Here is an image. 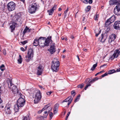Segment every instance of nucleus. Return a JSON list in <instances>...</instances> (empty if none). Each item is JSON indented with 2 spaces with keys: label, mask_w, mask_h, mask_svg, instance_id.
<instances>
[{
  "label": "nucleus",
  "mask_w": 120,
  "mask_h": 120,
  "mask_svg": "<svg viewBox=\"0 0 120 120\" xmlns=\"http://www.w3.org/2000/svg\"><path fill=\"white\" fill-rule=\"evenodd\" d=\"M51 38V36L48 37L47 38L44 37H40L39 40V46L41 47L48 46L50 42H52Z\"/></svg>",
  "instance_id": "f257e3e1"
},
{
  "label": "nucleus",
  "mask_w": 120,
  "mask_h": 120,
  "mask_svg": "<svg viewBox=\"0 0 120 120\" xmlns=\"http://www.w3.org/2000/svg\"><path fill=\"white\" fill-rule=\"evenodd\" d=\"M51 64V69L52 71H57L59 69L60 66V63L58 60L56 59H54Z\"/></svg>",
  "instance_id": "f03ea898"
},
{
  "label": "nucleus",
  "mask_w": 120,
  "mask_h": 120,
  "mask_svg": "<svg viewBox=\"0 0 120 120\" xmlns=\"http://www.w3.org/2000/svg\"><path fill=\"white\" fill-rule=\"evenodd\" d=\"M39 7V5L36 3L32 4L29 7L28 9L29 13L31 14L35 13L36 11L38 10Z\"/></svg>",
  "instance_id": "7ed1b4c3"
},
{
  "label": "nucleus",
  "mask_w": 120,
  "mask_h": 120,
  "mask_svg": "<svg viewBox=\"0 0 120 120\" xmlns=\"http://www.w3.org/2000/svg\"><path fill=\"white\" fill-rule=\"evenodd\" d=\"M33 51L31 49H30L28 51L27 56H26V61L29 62L30 60L31 57H33Z\"/></svg>",
  "instance_id": "20e7f679"
},
{
  "label": "nucleus",
  "mask_w": 120,
  "mask_h": 120,
  "mask_svg": "<svg viewBox=\"0 0 120 120\" xmlns=\"http://www.w3.org/2000/svg\"><path fill=\"white\" fill-rule=\"evenodd\" d=\"M41 97V94L40 91L38 90L35 94L34 99V100L35 104H37L40 100Z\"/></svg>",
  "instance_id": "39448f33"
},
{
  "label": "nucleus",
  "mask_w": 120,
  "mask_h": 120,
  "mask_svg": "<svg viewBox=\"0 0 120 120\" xmlns=\"http://www.w3.org/2000/svg\"><path fill=\"white\" fill-rule=\"evenodd\" d=\"M15 4L12 1L10 2L7 5V8L9 11H12L14 10L15 9Z\"/></svg>",
  "instance_id": "423d86ee"
},
{
  "label": "nucleus",
  "mask_w": 120,
  "mask_h": 120,
  "mask_svg": "<svg viewBox=\"0 0 120 120\" xmlns=\"http://www.w3.org/2000/svg\"><path fill=\"white\" fill-rule=\"evenodd\" d=\"M25 100L22 98H19L17 101V105L21 108L25 104Z\"/></svg>",
  "instance_id": "0eeeda50"
},
{
  "label": "nucleus",
  "mask_w": 120,
  "mask_h": 120,
  "mask_svg": "<svg viewBox=\"0 0 120 120\" xmlns=\"http://www.w3.org/2000/svg\"><path fill=\"white\" fill-rule=\"evenodd\" d=\"M114 12L116 15H120V3L118 4L114 9Z\"/></svg>",
  "instance_id": "6e6552de"
},
{
  "label": "nucleus",
  "mask_w": 120,
  "mask_h": 120,
  "mask_svg": "<svg viewBox=\"0 0 120 120\" xmlns=\"http://www.w3.org/2000/svg\"><path fill=\"white\" fill-rule=\"evenodd\" d=\"M20 17V16L19 14L15 15L13 17L12 23H13L15 25H17V22H18Z\"/></svg>",
  "instance_id": "1a4fd4ad"
},
{
  "label": "nucleus",
  "mask_w": 120,
  "mask_h": 120,
  "mask_svg": "<svg viewBox=\"0 0 120 120\" xmlns=\"http://www.w3.org/2000/svg\"><path fill=\"white\" fill-rule=\"evenodd\" d=\"M107 37V33H105L104 34H101V37L99 38L100 39V41L102 43H104L105 42V40Z\"/></svg>",
  "instance_id": "9d476101"
},
{
  "label": "nucleus",
  "mask_w": 120,
  "mask_h": 120,
  "mask_svg": "<svg viewBox=\"0 0 120 120\" xmlns=\"http://www.w3.org/2000/svg\"><path fill=\"white\" fill-rule=\"evenodd\" d=\"M55 45L54 44L53 45L51 46L49 49H48V50L49 51L50 53L51 54H53L56 51Z\"/></svg>",
  "instance_id": "9b49d317"
},
{
  "label": "nucleus",
  "mask_w": 120,
  "mask_h": 120,
  "mask_svg": "<svg viewBox=\"0 0 120 120\" xmlns=\"http://www.w3.org/2000/svg\"><path fill=\"white\" fill-rule=\"evenodd\" d=\"M114 29L116 30H120V21H115L113 25Z\"/></svg>",
  "instance_id": "f8f14e48"
},
{
  "label": "nucleus",
  "mask_w": 120,
  "mask_h": 120,
  "mask_svg": "<svg viewBox=\"0 0 120 120\" xmlns=\"http://www.w3.org/2000/svg\"><path fill=\"white\" fill-rule=\"evenodd\" d=\"M72 100V98H71V96H69L66 99L64 100L62 102H67V104L68 106L71 103Z\"/></svg>",
  "instance_id": "ddd939ff"
},
{
  "label": "nucleus",
  "mask_w": 120,
  "mask_h": 120,
  "mask_svg": "<svg viewBox=\"0 0 120 120\" xmlns=\"http://www.w3.org/2000/svg\"><path fill=\"white\" fill-rule=\"evenodd\" d=\"M51 104H49L45 105V107H44L43 109H44V110H45L46 111H47L49 112L52 109V108L51 107Z\"/></svg>",
  "instance_id": "4468645a"
},
{
  "label": "nucleus",
  "mask_w": 120,
  "mask_h": 120,
  "mask_svg": "<svg viewBox=\"0 0 120 120\" xmlns=\"http://www.w3.org/2000/svg\"><path fill=\"white\" fill-rule=\"evenodd\" d=\"M43 68V66L41 64H40L38 69V72L37 73L38 75H41Z\"/></svg>",
  "instance_id": "2eb2a0df"
},
{
  "label": "nucleus",
  "mask_w": 120,
  "mask_h": 120,
  "mask_svg": "<svg viewBox=\"0 0 120 120\" xmlns=\"http://www.w3.org/2000/svg\"><path fill=\"white\" fill-rule=\"evenodd\" d=\"M120 49H116L114 52L113 54L116 57V58L120 54V51H119Z\"/></svg>",
  "instance_id": "dca6fc26"
},
{
  "label": "nucleus",
  "mask_w": 120,
  "mask_h": 120,
  "mask_svg": "<svg viewBox=\"0 0 120 120\" xmlns=\"http://www.w3.org/2000/svg\"><path fill=\"white\" fill-rule=\"evenodd\" d=\"M39 38L38 39L36 38H35L33 42V45L34 46H37L38 45H39Z\"/></svg>",
  "instance_id": "f3484780"
},
{
  "label": "nucleus",
  "mask_w": 120,
  "mask_h": 120,
  "mask_svg": "<svg viewBox=\"0 0 120 120\" xmlns=\"http://www.w3.org/2000/svg\"><path fill=\"white\" fill-rule=\"evenodd\" d=\"M12 91L14 93H18V89L15 86H13L12 89Z\"/></svg>",
  "instance_id": "a211bd4d"
},
{
  "label": "nucleus",
  "mask_w": 120,
  "mask_h": 120,
  "mask_svg": "<svg viewBox=\"0 0 120 120\" xmlns=\"http://www.w3.org/2000/svg\"><path fill=\"white\" fill-rule=\"evenodd\" d=\"M7 83L9 88L11 89V86L13 85L12 82V80L10 79H9L7 81Z\"/></svg>",
  "instance_id": "6ab92c4d"
},
{
  "label": "nucleus",
  "mask_w": 120,
  "mask_h": 120,
  "mask_svg": "<svg viewBox=\"0 0 120 120\" xmlns=\"http://www.w3.org/2000/svg\"><path fill=\"white\" fill-rule=\"evenodd\" d=\"M48 113L49 112L47 111H46L44 112V113L43 114V116H39V117L40 118H41L42 117V118H46L47 117V115H48Z\"/></svg>",
  "instance_id": "aec40b11"
},
{
  "label": "nucleus",
  "mask_w": 120,
  "mask_h": 120,
  "mask_svg": "<svg viewBox=\"0 0 120 120\" xmlns=\"http://www.w3.org/2000/svg\"><path fill=\"white\" fill-rule=\"evenodd\" d=\"M14 108L15 112H18L19 111V109H20V108H21V107H19L16 104L15 105Z\"/></svg>",
  "instance_id": "412c9836"
},
{
  "label": "nucleus",
  "mask_w": 120,
  "mask_h": 120,
  "mask_svg": "<svg viewBox=\"0 0 120 120\" xmlns=\"http://www.w3.org/2000/svg\"><path fill=\"white\" fill-rule=\"evenodd\" d=\"M115 16L114 15H113L110 18H109L108 19L112 23L114 22L115 20Z\"/></svg>",
  "instance_id": "4be33fe9"
},
{
  "label": "nucleus",
  "mask_w": 120,
  "mask_h": 120,
  "mask_svg": "<svg viewBox=\"0 0 120 120\" xmlns=\"http://www.w3.org/2000/svg\"><path fill=\"white\" fill-rule=\"evenodd\" d=\"M110 5H116L117 3L115 0H110L109 1Z\"/></svg>",
  "instance_id": "5701e85b"
},
{
  "label": "nucleus",
  "mask_w": 120,
  "mask_h": 120,
  "mask_svg": "<svg viewBox=\"0 0 120 120\" xmlns=\"http://www.w3.org/2000/svg\"><path fill=\"white\" fill-rule=\"evenodd\" d=\"M112 23L108 19L105 22V26L106 27H107L109 25L111 24Z\"/></svg>",
  "instance_id": "b1692460"
},
{
  "label": "nucleus",
  "mask_w": 120,
  "mask_h": 120,
  "mask_svg": "<svg viewBox=\"0 0 120 120\" xmlns=\"http://www.w3.org/2000/svg\"><path fill=\"white\" fill-rule=\"evenodd\" d=\"M109 37L112 41H113L116 38V36L115 34H112Z\"/></svg>",
  "instance_id": "393cba45"
},
{
  "label": "nucleus",
  "mask_w": 120,
  "mask_h": 120,
  "mask_svg": "<svg viewBox=\"0 0 120 120\" xmlns=\"http://www.w3.org/2000/svg\"><path fill=\"white\" fill-rule=\"evenodd\" d=\"M12 24L10 26V28L11 29V31L12 32L13 30L15 29V25H15L13 23H12Z\"/></svg>",
  "instance_id": "a878e982"
},
{
  "label": "nucleus",
  "mask_w": 120,
  "mask_h": 120,
  "mask_svg": "<svg viewBox=\"0 0 120 120\" xmlns=\"http://www.w3.org/2000/svg\"><path fill=\"white\" fill-rule=\"evenodd\" d=\"M19 59L18 60V61L19 64H21L22 61V57L21 56L19 55Z\"/></svg>",
  "instance_id": "bb28decb"
},
{
  "label": "nucleus",
  "mask_w": 120,
  "mask_h": 120,
  "mask_svg": "<svg viewBox=\"0 0 120 120\" xmlns=\"http://www.w3.org/2000/svg\"><path fill=\"white\" fill-rule=\"evenodd\" d=\"M6 112L8 114H10L11 112V111L10 109V107H7L6 109H5Z\"/></svg>",
  "instance_id": "cd10ccee"
},
{
  "label": "nucleus",
  "mask_w": 120,
  "mask_h": 120,
  "mask_svg": "<svg viewBox=\"0 0 120 120\" xmlns=\"http://www.w3.org/2000/svg\"><path fill=\"white\" fill-rule=\"evenodd\" d=\"M47 12L48 13L49 15H52V13L54 12L53 10H52L51 9L50 10H48Z\"/></svg>",
  "instance_id": "c85d7f7f"
},
{
  "label": "nucleus",
  "mask_w": 120,
  "mask_h": 120,
  "mask_svg": "<svg viewBox=\"0 0 120 120\" xmlns=\"http://www.w3.org/2000/svg\"><path fill=\"white\" fill-rule=\"evenodd\" d=\"M91 8V7L90 6H87L85 9V11L86 12L89 11Z\"/></svg>",
  "instance_id": "c756f323"
},
{
  "label": "nucleus",
  "mask_w": 120,
  "mask_h": 120,
  "mask_svg": "<svg viewBox=\"0 0 120 120\" xmlns=\"http://www.w3.org/2000/svg\"><path fill=\"white\" fill-rule=\"evenodd\" d=\"M28 29V28L27 26H26L24 30L23 31V34H25L27 32Z\"/></svg>",
  "instance_id": "7c9ffc66"
},
{
  "label": "nucleus",
  "mask_w": 120,
  "mask_h": 120,
  "mask_svg": "<svg viewBox=\"0 0 120 120\" xmlns=\"http://www.w3.org/2000/svg\"><path fill=\"white\" fill-rule=\"evenodd\" d=\"M97 64L96 63L95 64H94L93 65V67L91 68V70L92 71L94 70L95 68L96 67H97Z\"/></svg>",
  "instance_id": "2f4dec72"
},
{
  "label": "nucleus",
  "mask_w": 120,
  "mask_h": 120,
  "mask_svg": "<svg viewBox=\"0 0 120 120\" xmlns=\"http://www.w3.org/2000/svg\"><path fill=\"white\" fill-rule=\"evenodd\" d=\"M84 86V84L82 83L78 85L77 86V87L78 88H80L82 89L83 87Z\"/></svg>",
  "instance_id": "473e14b6"
},
{
  "label": "nucleus",
  "mask_w": 120,
  "mask_h": 120,
  "mask_svg": "<svg viewBox=\"0 0 120 120\" xmlns=\"http://www.w3.org/2000/svg\"><path fill=\"white\" fill-rule=\"evenodd\" d=\"M27 119L29 120H30V117L29 116H28L27 117L26 116L23 117L22 120H27Z\"/></svg>",
  "instance_id": "72a5a7b5"
},
{
  "label": "nucleus",
  "mask_w": 120,
  "mask_h": 120,
  "mask_svg": "<svg viewBox=\"0 0 120 120\" xmlns=\"http://www.w3.org/2000/svg\"><path fill=\"white\" fill-rule=\"evenodd\" d=\"M115 72V71L114 70H112L109 71L108 74H112Z\"/></svg>",
  "instance_id": "f704fd0d"
},
{
  "label": "nucleus",
  "mask_w": 120,
  "mask_h": 120,
  "mask_svg": "<svg viewBox=\"0 0 120 120\" xmlns=\"http://www.w3.org/2000/svg\"><path fill=\"white\" fill-rule=\"evenodd\" d=\"M59 107V104L57 103L54 105V109H58V108Z\"/></svg>",
  "instance_id": "c9c22d12"
},
{
  "label": "nucleus",
  "mask_w": 120,
  "mask_h": 120,
  "mask_svg": "<svg viewBox=\"0 0 120 120\" xmlns=\"http://www.w3.org/2000/svg\"><path fill=\"white\" fill-rule=\"evenodd\" d=\"M0 69L2 71H3L5 69L4 66V65L2 64L0 67Z\"/></svg>",
  "instance_id": "e433bc0d"
},
{
  "label": "nucleus",
  "mask_w": 120,
  "mask_h": 120,
  "mask_svg": "<svg viewBox=\"0 0 120 120\" xmlns=\"http://www.w3.org/2000/svg\"><path fill=\"white\" fill-rule=\"evenodd\" d=\"M108 74L107 72L105 73L104 74H103V75H101V77L100 78H99V79H101L103 77H104L105 76L107 75Z\"/></svg>",
  "instance_id": "4c0bfd02"
},
{
  "label": "nucleus",
  "mask_w": 120,
  "mask_h": 120,
  "mask_svg": "<svg viewBox=\"0 0 120 120\" xmlns=\"http://www.w3.org/2000/svg\"><path fill=\"white\" fill-rule=\"evenodd\" d=\"M86 81H88L89 82V84H92L93 83V81H92V80H90L89 79H87L86 80Z\"/></svg>",
  "instance_id": "58836bf2"
},
{
  "label": "nucleus",
  "mask_w": 120,
  "mask_h": 120,
  "mask_svg": "<svg viewBox=\"0 0 120 120\" xmlns=\"http://www.w3.org/2000/svg\"><path fill=\"white\" fill-rule=\"evenodd\" d=\"M27 42L26 41H23L20 42V43L23 45H25Z\"/></svg>",
  "instance_id": "ea45409f"
},
{
  "label": "nucleus",
  "mask_w": 120,
  "mask_h": 120,
  "mask_svg": "<svg viewBox=\"0 0 120 120\" xmlns=\"http://www.w3.org/2000/svg\"><path fill=\"white\" fill-rule=\"evenodd\" d=\"M50 118L51 119H52L53 115V113L51 112H50L49 113Z\"/></svg>",
  "instance_id": "a19ab883"
},
{
  "label": "nucleus",
  "mask_w": 120,
  "mask_h": 120,
  "mask_svg": "<svg viewBox=\"0 0 120 120\" xmlns=\"http://www.w3.org/2000/svg\"><path fill=\"white\" fill-rule=\"evenodd\" d=\"M68 8H67V9L65 10L64 12V17H66V13H67V12L68 11Z\"/></svg>",
  "instance_id": "79ce46f5"
},
{
  "label": "nucleus",
  "mask_w": 120,
  "mask_h": 120,
  "mask_svg": "<svg viewBox=\"0 0 120 120\" xmlns=\"http://www.w3.org/2000/svg\"><path fill=\"white\" fill-rule=\"evenodd\" d=\"M91 84H88L86 85V86L84 88V89L85 90H86L88 88V86H91Z\"/></svg>",
  "instance_id": "37998d69"
},
{
  "label": "nucleus",
  "mask_w": 120,
  "mask_h": 120,
  "mask_svg": "<svg viewBox=\"0 0 120 120\" xmlns=\"http://www.w3.org/2000/svg\"><path fill=\"white\" fill-rule=\"evenodd\" d=\"M56 6H57L56 5H54V7L52 8L51 9L53 10V11H54V10H56Z\"/></svg>",
  "instance_id": "c03bdc74"
},
{
  "label": "nucleus",
  "mask_w": 120,
  "mask_h": 120,
  "mask_svg": "<svg viewBox=\"0 0 120 120\" xmlns=\"http://www.w3.org/2000/svg\"><path fill=\"white\" fill-rule=\"evenodd\" d=\"M81 1L84 3L87 4L88 3L87 0H81Z\"/></svg>",
  "instance_id": "a18cd8bd"
},
{
  "label": "nucleus",
  "mask_w": 120,
  "mask_h": 120,
  "mask_svg": "<svg viewBox=\"0 0 120 120\" xmlns=\"http://www.w3.org/2000/svg\"><path fill=\"white\" fill-rule=\"evenodd\" d=\"M115 58H116V57L115 55L113 54V55L111 56V57L110 58V59L111 60H113Z\"/></svg>",
  "instance_id": "49530a36"
},
{
  "label": "nucleus",
  "mask_w": 120,
  "mask_h": 120,
  "mask_svg": "<svg viewBox=\"0 0 120 120\" xmlns=\"http://www.w3.org/2000/svg\"><path fill=\"white\" fill-rule=\"evenodd\" d=\"M71 94L72 95L74 96L75 95V92L74 90H72L71 91Z\"/></svg>",
  "instance_id": "de8ad7c7"
},
{
  "label": "nucleus",
  "mask_w": 120,
  "mask_h": 120,
  "mask_svg": "<svg viewBox=\"0 0 120 120\" xmlns=\"http://www.w3.org/2000/svg\"><path fill=\"white\" fill-rule=\"evenodd\" d=\"M112 41H113L112 40H111V39H110V38L109 37L108 38V41L109 43H111Z\"/></svg>",
  "instance_id": "09e8293b"
},
{
  "label": "nucleus",
  "mask_w": 120,
  "mask_h": 120,
  "mask_svg": "<svg viewBox=\"0 0 120 120\" xmlns=\"http://www.w3.org/2000/svg\"><path fill=\"white\" fill-rule=\"evenodd\" d=\"M54 111H53V113L54 114H56L57 112L58 111V109H53Z\"/></svg>",
  "instance_id": "8fccbe9b"
},
{
  "label": "nucleus",
  "mask_w": 120,
  "mask_h": 120,
  "mask_svg": "<svg viewBox=\"0 0 120 120\" xmlns=\"http://www.w3.org/2000/svg\"><path fill=\"white\" fill-rule=\"evenodd\" d=\"M70 112H68V114L67 115V116L66 118H65L66 120H67V119L69 115L70 114Z\"/></svg>",
  "instance_id": "3c124183"
},
{
  "label": "nucleus",
  "mask_w": 120,
  "mask_h": 120,
  "mask_svg": "<svg viewBox=\"0 0 120 120\" xmlns=\"http://www.w3.org/2000/svg\"><path fill=\"white\" fill-rule=\"evenodd\" d=\"M3 53L4 55H6V51L5 49H4L3 50Z\"/></svg>",
  "instance_id": "603ef678"
},
{
  "label": "nucleus",
  "mask_w": 120,
  "mask_h": 120,
  "mask_svg": "<svg viewBox=\"0 0 120 120\" xmlns=\"http://www.w3.org/2000/svg\"><path fill=\"white\" fill-rule=\"evenodd\" d=\"M52 92L51 91H49L46 93L48 95H50L51 94Z\"/></svg>",
  "instance_id": "864d4df0"
},
{
  "label": "nucleus",
  "mask_w": 120,
  "mask_h": 120,
  "mask_svg": "<svg viewBox=\"0 0 120 120\" xmlns=\"http://www.w3.org/2000/svg\"><path fill=\"white\" fill-rule=\"evenodd\" d=\"M44 109H43V108L41 110H40L38 111V113H41L42 111H44Z\"/></svg>",
  "instance_id": "5fc2aeb1"
},
{
  "label": "nucleus",
  "mask_w": 120,
  "mask_h": 120,
  "mask_svg": "<svg viewBox=\"0 0 120 120\" xmlns=\"http://www.w3.org/2000/svg\"><path fill=\"white\" fill-rule=\"evenodd\" d=\"M99 78H98L97 77H96L94 78L93 79V80H94V81L95 82L97 80H98Z\"/></svg>",
  "instance_id": "6e6d98bb"
},
{
  "label": "nucleus",
  "mask_w": 120,
  "mask_h": 120,
  "mask_svg": "<svg viewBox=\"0 0 120 120\" xmlns=\"http://www.w3.org/2000/svg\"><path fill=\"white\" fill-rule=\"evenodd\" d=\"M98 15H96V18H95V20H96L98 19Z\"/></svg>",
  "instance_id": "4d7b16f0"
},
{
  "label": "nucleus",
  "mask_w": 120,
  "mask_h": 120,
  "mask_svg": "<svg viewBox=\"0 0 120 120\" xmlns=\"http://www.w3.org/2000/svg\"><path fill=\"white\" fill-rule=\"evenodd\" d=\"M93 2L92 0H89L88 1L89 3V4H91Z\"/></svg>",
  "instance_id": "13d9d810"
},
{
  "label": "nucleus",
  "mask_w": 120,
  "mask_h": 120,
  "mask_svg": "<svg viewBox=\"0 0 120 120\" xmlns=\"http://www.w3.org/2000/svg\"><path fill=\"white\" fill-rule=\"evenodd\" d=\"M1 87H0V97L1 94L2 92V91L1 90Z\"/></svg>",
  "instance_id": "bf43d9fd"
},
{
  "label": "nucleus",
  "mask_w": 120,
  "mask_h": 120,
  "mask_svg": "<svg viewBox=\"0 0 120 120\" xmlns=\"http://www.w3.org/2000/svg\"><path fill=\"white\" fill-rule=\"evenodd\" d=\"M20 49L22 51H25V49H24L23 48V47H21V48H20Z\"/></svg>",
  "instance_id": "052dcab7"
},
{
  "label": "nucleus",
  "mask_w": 120,
  "mask_h": 120,
  "mask_svg": "<svg viewBox=\"0 0 120 120\" xmlns=\"http://www.w3.org/2000/svg\"><path fill=\"white\" fill-rule=\"evenodd\" d=\"M116 71L117 72L120 71V68L117 69L116 70Z\"/></svg>",
  "instance_id": "680f3d73"
},
{
  "label": "nucleus",
  "mask_w": 120,
  "mask_h": 120,
  "mask_svg": "<svg viewBox=\"0 0 120 120\" xmlns=\"http://www.w3.org/2000/svg\"><path fill=\"white\" fill-rule=\"evenodd\" d=\"M32 29H29L28 28V31H27L28 32H30V31L31 30H32Z\"/></svg>",
  "instance_id": "e2e57ef3"
},
{
  "label": "nucleus",
  "mask_w": 120,
  "mask_h": 120,
  "mask_svg": "<svg viewBox=\"0 0 120 120\" xmlns=\"http://www.w3.org/2000/svg\"><path fill=\"white\" fill-rule=\"evenodd\" d=\"M116 1V3L117 4L119 2H120V0H115Z\"/></svg>",
  "instance_id": "0e129e2a"
},
{
  "label": "nucleus",
  "mask_w": 120,
  "mask_h": 120,
  "mask_svg": "<svg viewBox=\"0 0 120 120\" xmlns=\"http://www.w3.org/2000/svg\"><path fill=\"white\" fill-rule=\"evenodd\" d=\"M80 97V95H78V96H77V97L76 98L77 99H79V97Z\"/></svg>",
  "instance_id": "69168bd1"
},
{
  "label": "nucleus",
  "mask_w": 120,
  "mask_h": 120,
  "mask_svg": "<svg viewBox=\"0 0 120 120\" xmlns=\"http://www.w3.org/2000/svg\"><path fill=\"white\" fill-rule=\"evenodd\" d=\"M78 99L76 98L75 99V101H74L75 102H76L77 101V100Z\"/></svg>",
  "instance_id": "338daca9"
},
{
  "label": "nucleus",
  "mask_w": 120,
  "mask_h": 120,
  "mask_svg": "<svg viewBox=\"0 0 120 120\" xmlns=\"http://www.w3.org/2000/svg\"><path fill=\"white\" fill-rule=\"evenodd\" d=\"M99 72H98L95 75V76H97L99 74Z\"/></svg>",
  "instance_id": "774afa93"
}]
</instances>
